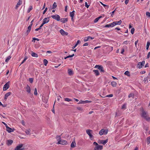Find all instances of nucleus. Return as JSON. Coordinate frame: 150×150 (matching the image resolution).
<instances>
[{
  "label": "nucleus",
  "instance_id": "obj_1",
  "mask_svg": "<svg viewBox=\"0 0 150 150\" xmlns=\"http://www.w3.org/2000/svg\"><path fill=\"white\" fill-rule=\"evenodd\" d=\"M62 134H61L60 135L56 136V138L57 139V141H58L57 144L62 145L67 144V141L61 139V137Z\"/></svg>",
  "mask_w": 150,
  "mask_h": 150
},
{
  "label": "nucleus",
  "instance_id": "obj_2",
  "mask_svg": "<svg viewBox=\"0 0 150 150\" xmlns=\"http://www.w3.org/2000/svg\"><path fill=\"white\" fill-rule=\"evenodd\" d=\"M142 117H144L146 120H150V118L148 117L146 112L144 110H142Z\"/></svg>",
  "mask_w": 150,
  "mask_h": 150
},
{
  "label": "nucleus",
  "instance_id": "obj_3",
  "mask_svg": "<svg viewBox=\"0 0 150 150\" xmlns=\"http://www.w3.org/2000/svg\"><path fill=\"white\" fill-rule=\"evenodd\" d=\"M9 83L10 81H8L4 85L3 88V91H6L9 88L10 86Z\"/></svg>",
  "mask_w": 150,
  "mask_h": 150
},
{
  "label": "nucleus",
  "instance_id": "obj_4",
  "mask_svg": "<svg viewBox=\"0 0 150 150\" xmlns=\"http://www.w3.org/2000/svg\"><path fill=\"white\" fill-rule=\"evenodd\" d=\"M23 144H21L17 146L14 149V150H25L24 148H21L23 146Z\"/></svg>",
  "mask_w": 150,
  "mask_h": 150
},
{
  "label": "nucleus",
  "instance_id": "obj_5",
  "mask_svg": "<svg viewBox=\"0 0 150 150\" xmlns=\"http://www.w3.org/2000/svg\"><path fill=\"white\" fill-rule=\"evenodd\" d=\"M145 63L144 61H143L142 62H139L137 65V67L139 69L141 68L144 66Z\"/></svg>",
  "mask_w": 150,
  "mask_h": 150
},
{
  "label": "nucleus",
  "instance_id": "obj_6",
  "mask_svg": "<svg viewBox=\"0 0 150 150\" xmlns=\"http://www.w3.org/2000/svg\"><path fill=\"white\" fill-rule=\"evenodd\" d=\"M108 132V130L107 129H101L99 132V134L100 135H102L104 134H107Z\"/></svg>",
  "mask_w": 150,
  "mask_h": 150
},
{
  "label": "nucleus",
  "instance_id": "obj_7",
  "mask_svg": "<svg viewBox=\"0 0 150 150\" xmlns=\"http://www.w3.org/2000/svg\"><path fill=\"white\" fill-rule=\"evenodd\" d=\"M51 17L54 19L57 20L58 21H59L60 20V17L59 16L57 15L56 14L54 15H52Z\"/></svg>",
  "mask_w": 150,
  "mask_h": 150
},
{
  "label": "nucleus",
  "instance_id": "obj_8",
  "mask_svg": "<svg viewBox=\"0 0 150 150\" xmlns=\"http://www.w3.org/2000/svg\"><path fill=\"white\" fill-rule=\"evenodd\" d=\"M95 68H97L98 69L100 70V71L104 72L105 71L103 69V67L101 65H96L95 67Z\"/></svg>",
  "mask_w": 150,
  "mask_h": 150
},
{
  "label": "nucleus",
  "instance_id": "obj_9",
  "mask_svg": "<svg viewBox=\"0 0 150 150\" xmlns=\"http://www.w3.org/2000/svg\"><path fill=\"white\" fill-rule=\"evenodd\" d=\"M108 142V139L105 140H98V142L99 144H102L104 145L105 144Z\"/></svg>",
  "mask_w": 150,
  "mask_h": 150
},
{
  "label": "nucleus",
  "instance_id": "obj_10",
  "mask_svg": "<svg viewBox=\"0 0 150 150\" xmlns=\"http://www.w3.org/2000/svg\"><path fill=\"white\" fill-rule=\"evenodd\" d=\"M103 146L98 145L96 146L93 150H101L103 149Z\"/></svg>",
  "mask_w": 150,
  "mask_h": 150
},
{
  "label": "nucleus",
  "instance_id": "obj_11",
  "mask_svg": "<svg viewBox=\"0 0 150 150\" xmlns=\"http://www.w3.org/2000/svg\"><path fill=\"white\" fill-rule=\"evenodd\" d=\"M92 130L90 129H87L86 130V132L87 134L89 136V137L90 138H91L93 137V136L91 133V132H92Z\"/></svg>",
  "mask_w": 150,
  "mask_h": 150
},
{
  "label": "nucleus",
  "instance_id": "obj_12",
  "mask_svg": "<svg viewBox=\"0 0 150 150\" xmlns=\"http://www.w3.org/2000/svg\"><path fill=\"white\" fill-rule=\"evenodd\" d=\"M50 19L49 17H47L44 18L43 21V24H44L48 23Z\"/></svg>",
  "mask_w": 150,
  "mask_h": 150
},
{
  "label": "nucleus",
  "instance_id": "obj_13",
  "mask_svg": "<svg viewBox=\"0 0 150 150\" xmlns=\"http://www.w3.org/2000/svg\"><path fill=\"white\" fill-rule=\"evenodd\" d=\"M6 128L7 131L9 133L13 132L15 130V129L14 128H13V129H12L8 126Z\"/></svg>",
  "mask_w": 150,
  "mask_h": 150
},
{
  "label": "nucleus",
  "instance_id": "obj_14",
  "mask_svg": "<svg viewBox=\"0 0 150 150\" xmlns=\"http://www.w3.org/2000/svg\"><path fill=\"white\" fill-rule=\"evenodd\" d=\"M13 141L11 139L8 140L7 141L6 144L8 146H10L13 143Z\"/></svg>",
  "mask_w": 150,
  "mask_h": 150
},
{
  "label": "nucleus",
  "instance_id": "obj_15",
  "mask_svg": "<svg viewBox=\"0 0 150 150\" xmlns=\"http://www.w3.org/2000/svg\"><path fill=\"white\" fill-rule=\"evenodd\" d=\"M61 34L63 35H67L68 34V33L65 32L63 29H61L60 30Z\"/></svg>",
  "mask_w": 150,
  "mask_h": 150
},
{
  "label": "nucleus",
  "instance_id": "obj_16",
  "mask_svg": "<svg viewBox=\"0 0 150 150\" xmlns=\"http://www.w3.org/2000/svg\"><path fill=\"white\" fill-rule=\"evenodd\" d=\"M30 88L28 85H27L26 87V91L28 93H30Z\"/></svg>",
  "mask_w": 150,
  "mask_h": 150
},
{
  "label": "nucleus",
  "instance_id": "obj_17",
  "mask_svg": "<svg viewBox=\"0 0 150 150\" xmlns=\"http://www.w3.org/2000/svg\"><path fill=\"white\" fill-rule=\"evenodd\" d=\"M11 92H8L7 93H6L5 95L4 100H6L8 97L11 94Z\"/></svg>",
  "mask_w": 150,
  "mask_h": 150
},
{
  "label": "nucleus",
  "instance_id": "obj_18",
  "mask_svg": "<svg viewBox=\"0 0 150 150\" xmlns=\"http://www.w3.org/2000/svg\"><path fill=\"white\" fill-rule=\"evenodd\" d=\"M61 22L63 23H64L68 21V18H61L60 19Z\"/></svg>",
  "mask_w": 150,
  "mask_h": 150
},
{
  "label": "nucleus",
  "instance_id": "obj_19",
  "mask_svg": "<svg viewBox=\"0 0 150 150\" xmlns=\"http://www.w3.org/2000/svg\"><path fill=\"white\" fill-rule=\"evenodd\" d=\"M94 38H93L91 37L88 36L87 37H85L84 39V41L85 42H86L88 41L90 39H93Z\"/></svg>",
  "mask_w": 150,
  "mask_h": 150
},
{
  "label": "nucleus",
  "instance_id": "obj_20",
  "mask_svg": "<svg viewBox=\"0 0 150 150\" xmlns=\"http://www.w3.org/2000/svg\"><path fill=\"white\" fill-rule=\"evenodd\" d=\"M68 72L69 75L70 76H72L74 74L73 71L71 69H68Z\"/></svg>",
  "mask_w": 150,
  "mask_h": 150
},
{
  "label": "nucleus",
  "instance_id": "obj_21",
  "mask_svg": "<svg viewBox=\"0 0 150 150\" xmlns=\"http://www.w3.org/2000/svg\"><path fill=\"white\" fill-rule=\"evenodd\" d=\"M31 27H32V26H31L30 25L28 26V29L27 30L26 32V33H27V35H28V34L30 32V31L31 30Z\"/></svg>",
  "mask_w": 150,
  "mask_h": 150
},
{
  "label": "nucleus",
  "instance_id": "obj_22",
  "mask_svg": "<svg viewBox=\"0 0 150 150\" xmlns=\"http://www.w3.org/2000/svg\"><path fill=\"white\" fill-rule=\"evenodd\" d=\"M22 4V1L21 0H19V1L17 3L16 5V6L15 8L16 9H17L18 7V5H21Z\"/></svg>",
  "mask_w": 150,
  "mask_h": 150
},
{
  "label": "nucleus",
  "instance_id": "obj_23",
  "mask_svg": "<svg viewBox=\"0 0 150 150\" xmlns=\"http://www.w3.org/2000/svg\"><path fill=\"white\" fill-rule=\"evenodd\" d=\"M76 143H75V141H73L72 142L71 145V148H74L76 147Z\"/></svg>",
  "mask_w": 150,
  "mask_h": 150
},
{
  "label": "nucleus",
  "instance_id": "obj_24",
  "mask_svg": "<svg viewBox=\"0 0 150 150\" xmlns=\"http://www.w3.org/2000/svg\"><path fill=\"white\" fill-rule=\"evenodd\" d=\"M122 22V21L121 20H120L118 21H114V24L115 25H120L121 24Z\"/></svg>",
  "mask_w": 150,
  "mask_h": 150
},
{
  "label": "nucleus",
  "instance_id": "obj_25",
  "mask_svg": "<svg viewBox=\"0 0 150 150\" xmlns=\"http://www.w3.org/2000/svg\"><path fill=\"white\" fill-rule=\"evenodd\" d=\"M93 71L94 73L96 76H98L99 75L100 73L98 70H93Z\"/></svg>",
  "mask_w": 150,
  "mask_h": 150
},
{
  "label": "nucleus",
  "instance_id": "obj_26",
  "mask_svg": "<svg viewBox=\"0 0 150 150\" xmlns=\"http://www.w3.org/2000/svg\"><path fill=\"white\" fill-rule=\"evenodd\" d=\"M100 3L105 8V9H108L109 8V6L108 5L105 4L101 2H100Z\"/></svg>",
  "mask_w": 150,
  "mask_h": 150
},
{
  "label": "nucleus",
  "instance_id": "obj_27",
  "mask_svg": "<svg viewBox=\"0 0 150 150\" xmlns=\"http://www.w3.org/2000/svg\"><path fill=\"white\" fill-rule=\"evenodd\" d=\"M31 55L32 57H38V55L36 53H35L33 52H32V54H31Z\"/></svg>",
  "mask_w": 150,
  "mask_h": 150
},
{
  "label": "nucleus",
  "instance_id": "obj_28",
  "mask_svg": "<svg viewBox=\"0 0 150 150\" xmlns=\"http://www.w3.org/2000/svg\"><path fill=\"white\" fill-rule=\"evenodd\" d=\"M148 77H146L145 78H144V80L143 81L144 83H146L148 82Z\"/></svg>",
  "mask_w": 150,
  "mask_h": 150
},
{
  "label": "nucleus",
  "instance_id": "obj_29",
  "mask_svg": "<svg viewBox=\"0 0 150 150\" xmlns=\"http://www.w3.org/2000/svg\"><path fill=\"white\" fill-rule=\"evenodd\" d=\"M30 129H28L27 130H26L25 132L26 134L28 135H30Z\"/></svg>",
  "mask_w": 150,
  "mask_h": 150
},
{
  "label": "nucleus",
  "instance_id": "obj_30",
  "mask_svg": "<svg viewBox=\"0 0 150 150\" xmlns=\"http://www.w3.org/2000/svg\"><path fill=\"white\" fill-rule=\"evenodd\" d=\"M111 84L113 87H115L116 86L117 83L115 81H112L111 82Z\"/></svg>",
  "mask_w": 150,
  "mask_h": 150
},
{
  "label": "nucleus",
  "instance_id": "obj_31",
  "mask_svg": "<svg viewBox=\"0 0 150 150\" xmlns=\"http://www.w3.org/2000/svg\"><path fill=\"white\" fill-rule=\"evenodd\" d=\"M75 11H73L72 12H71L70 13V16L71 17H74V12Z\"/></svg>",
  "mask_w": 150,
  "mask_h": 150
},
{
  "label": "nucleus",
  "instance_id": "obj_32",
  "mask_svg": "<svg viewBox=\"0 0 150 150\" xmlns=\"http://www.w3.org/2000/svg\"><path fill=\"white\" fill-rule=\"evenodd\" d=\"M32 9H33L32 6H30L28 10L27 13H29Z\"/></svg>",
  "mask_w": 150,
  "mask_h": 150
},
{
  "label": "nucleus",
  "instance_id": "obj_33",
  "mask_svg": "<svg viewBox=\"0 0 150 150\" xmlns=\"http://www.w3.org/2000/svg\"><path fill=\"white\" fill-rule=\"evenodd\" d=\"M57 6V4L56 2H54L53 4L52 8L53 9L55 8Z\"/></svg>",
  "mask_w": 150,
  "mask_h": 150
},
{
  "label": "nucleus",
  "instance_id": "obj_34",
  "mask_svg": "<svg viewBox=\"0 0 150 150\" xmlns=\"http://www.w3.org/2000/svg\"><path fill=\"white\" fill-rule=\"evenodd\" d=\"M150 45V42L148 41L147 42L146 44V50H148L149 49V46Z\"/></svg>",
  "mask_w": 150,
  "mask_h": 150
},
{
  "label": "nucleus",
  "instance_id": "obj_35",
  "mask_svg": "<svg viewBox=\"0 0 150 150\" xmlns=\"http://www.w3.org/2000/svg\"><path fill=\"white\" fill-rule=\"evenodd\" d=\"M113 96V95L112 94H110L108 95H107L105 96H102V98H105L106 97H111Z\"/></svg>",
  "mask_w": 150,
  "mask_h": 150
},
{
  "label": "nucleus",
  "instance_id": "obj_36",
  "mask_svg": "<svg viewBox=\"0 0 150 150\" xmlns=\"http://www.w3.org/2000/svg\"><path fill=\"white\" fill-rule=\"evenodd\" d=\"M48 63V61L46 59H44L43 60V63L45 66H46Z\"/></svg>",
  "mask_w": 150,
  "mask_h": 150
},
{
  "label": "nucleus",
  "instance_id": "obj_37",
  "mask_svg": "<svg viewBox=\"0 0 150 150\" xmlns=\"http://www.w3.org/2000/svg\"><path fill=\"white\" fill-rule=\"evenodd\" d=\"M124 74L127 76H130L129 72L128 71H126L124 73Z\"/></svg>",
  "mask_w": 150,
  "mask_h": 150
},
{
  "label": "nucleus",
  "instance_id": "obj_38",
  "mask_svg": "<svg viewBox=\"0 0 150 150\" xmlns=\"http://www.w3.org/2000/svg\"><path fill=\"white\" fill-rule=\"evenodd\" d=\"M64 100L68 102H70L72 100L68 98H66L64 99Z\"/></svg>",
  "mask_w": 150,
  "mask_h": 150
},
{
  "label": "nucleus",
  "instance_id": "obj_39",
  "mask_svg": "<svg viewBox=\"0 0 150 150\" xmlns=\"http://www.w3.org/2000/svg\"><path fill=\"white\" fill-rule=\"evenodd\" d=\"M84 104L85 103H91L92 101H90V100H86L84 101Z\"/></svg>",
  "mask_w": 150,
  "mask_h": 150
},
{
  "label": "nucleus",
  "instance_id": "obj_40",
  "mask_svg": "<svg viewBox=\"0 0 150 150\" xmlns=\"http://www.w3.org/2000/svg\"><path fill=\"white\" fill-rule=\"evenodd\" d=\"M11 58V57L10 56H8V57H7L6 58V60H5V62H7L9 60V59Z\"/></svg>",
  "mask_w": 150,
  "mask_h": 150
},
{
  "label": "nucleus",
  "instance_id": "obj_41",
  "mask_svg": "<svg viewBox=\"0 0 150 150\" xmlns=\"http://www.w3.org/2000/svg\"><path fill=\"white\" fill-rule=\"evenodd\" d=\"M134 94L133 93H131L128 95V98H130L131 97H132L133 98L134 97Z\"/></svg>",
  "mask_w": 150,
  "mask_h": 150
},
{
  "label": "nucleus",
  "instance_id": "obj_42",
  "mask_svg": "<svg viewBox=\"0 0 150 150\" xmlns=\"http://www.w3.org/2000/svg\"><path fill=\"white\" fill-rule=\"evenodd\" d=\"M27 59V57H25V58L23 60V61L20 64V66L21 64H23L25 62V61Z\"/></svg>",
  "mask_w": 150,
  "mask_h": 150
},
{
  "label": "nucleus",
  "instance_id": "obj_43",
  "mask_svg": "<svg viewBox=\"0 0 150 150\" xmlns=\"http://www.w3.org/2000/svg\"><path fill=\"white\" fill-rule=\"evenodd\" d=\"M114 23V22H113L110 24V27H113L115 25V24Z\"/></svg>",
  "mask_w": 150,
  "mask_h": 150
},
{
  "label": "nucleus",
  "instance_id": "obj_44",
  "mask_svg": "<svg viewBox=\"0 0 150 150\" xmlns=\"http://www.w3.org/2000/svg\"><path fill=\"white\" fill-rule=\"evenodd\" d=\"M135 29L134 28H132L131 30V32L132 34H133L134 33Z\"/></svg>",
  "mask_w": 150,
  "mask_h": 150
},
{
  "label": "nucleus",
  "instance_id": "obj_45",
  "mask_svg": "<svg viewBox=\"0 0 150 150\" xmlns=\"http://www.w3.org/2000/svg\"><path fill=\"white\" fill-rule=\"evenodd\" d=\"M146 15L148 17L150 18V13L149 12H147L146 13Z\"/></svg>",
  "mask_w": 150,
  "mask_h": 150
},
{
  "label": "nucleus",
  "instance_id": "obj_46",
  "mask_svg": "<svg viewBox=\"0 0 150 150\" xmlns=\"http://www.w3.org/2000/svg\"><path fill=\"white\" fill-rule=\"evenodd\" d=\"M116 9H115L114 11H112L111 13H110L111 14V16L112 17H113V15H114V13L115 12V10H116Z\"/></svg>",
  "mask_w": 150,
  "mask_h": 150
},
{
  "label": "nucleus",
  "instance_id": "obj_47",
  "mask_svg": "<svg viewBox=\"0 0 150 150\" xmlns=\"http://www.w3.org/2000/svg\"><path fill=\"white\" fill-rule=\"evenodd\" d=\"M29 81L30 83H32L33 82V79L32 78H30L29 79Z\"/></svg>",
  "mask_w": 150,
  "mask_h": 150
},
{
  "label": "nucleus",
  "instance_id": "obj_48",
  "mask_svg": "<svg viewBox=\"0 0 150 150\" xmlns=\"http://www.w3.org/2000/svg\"><path fill=\"white\" fill-rule=\"evenodd\" d=\"M84 101H82V100H80L79 102L78 103V104H84Z\"/></svg>",
  "mask_w": 150,
  "mask_h": 150
},
{
  "label": "nucleus",
  "instance_id": "obj_49",
  "mask_svg": "<svg viewBox=\"0 0 150 150\" xmlns=\"http://www.w3.org/2000/svg\"><path fill=\"white\" fill-rule=\"evenodd\" d=\"M147 139V142H149V144L150 143V136L148 137Z\"/></svg>",
  "mask_w": 150,
  "mask_h": 150
},
{
  "label": "nucleus",
  "instance_id": "obj_50",
  "mask_svg": "<svg viewBox=\"0 0 150 150\" xmlns=\"http://www.w3.org/2000/svg\"><path fill=\"white\" fill-rule=\"evenodd\" d=\"M99 18H98V17L96 18L94 20V23H96L99 20Z\"/></svg>",
  "mask_w": 150,
  "mask_h": 150
},
{
  "label": "nucleus",
  "instance_id": "obj_51",
  "mask_svg": "<svg viewBox=\"0 0 150 150\" xmlns=\"http://www.w3.org/2000/svg\"><path fill=\"white\" fill-rule=\"evenodd\" d=\"M34 94L35 95H37L38 94V93L37 92V89L36 88L35 89L34 92Z\"/></svg>",
  "mask_w": 150,
  "mask_h": 150
},
{
  "label": "nucleus",
  "instance_id": "obj_52",
  "mask_svg": "<svg viewBox=\"0 0 150 150\" xmlns=\"http://www.w3.org/2000/svg\"><path fill=\"white\" fill-rule=\"evenodd\" d=\"M76 108L78 110H79L82 111L83 110V109L81 107H77Z\"/></svg>",
  "mask_w": 150,
  "mask_h": 150
},
{
  "label": "nucleus",
  "instance_id": "obj_53",
  "mask_svg": "<svg viewBox=\"0 0 150 150\" xmlns=\"http://www.w3.org/2000/svg\"><path fill=\"white\" fill-rule=\"evenodd\" d=\"M74 56V54H72L71 55H69V56H68L67 57H68V58H69L71 57Z\"/></svg>",
  "mask_w": 150,
  "mask_h": 150
},
{
  "label": "nucleus",
  "instance_id": "obj_54",
  "mask_svg": "<svg viewBox=\"0 0 150 150\" xmlns=\"http://www.w3.org/2000/svg\"><path fill=\"white\" fill-rule=\"evenodd\" d=\"M110 24H107L106 25H105L104 27H106V28H109L110 27Z\"/></svg>",
  "mask_w": 150,
  "mask_h": 150
},
{
  "label": "nucleus",
  "instance_id": "obj_55",
  "mask_svg": "<svg viewBox=\"0 0 150 150\" xmlns=\"http://www.w3.org/2000/svg\"><path fill=\"white\" fill-rule=\"evenodd\" d=\"M85 6L87 7V8H88L89 6V5H88L87 4V2H86L85 3Z\"/></svg>",
  "mask_w": 150,
  "mask_h": 150
},
{
  "label": "nucleus",
  "instance_id": "obj_56",
  "mask_svg": "<svg viewBox=\"0 0 150 150\" xmlns=\"http://www.w3.org/2000/svg\"><path fill=\"white\" fill-rule=\"evenodd\" d=\"M47 8H45V10H44V11H43V14H45V13H46V12L47 11Z\"/></svg>",
  "mask_w": 150,
  "mask_h": 150
},
{
  "label": "nucleus",
  "instance_id": "obj_57",
  "mask_svg": "<svg viewBox=\"0 0 150 150\" xmlns=\"http://www.w3.org/2000/svg\"><path fill=\"white\" fill-rule=\"evenodd\" d=\"M33 40L34 41L35 40H37L38 41H39L40 40L39 39L37 38H33Z\"/></svg>",
  "mask_w": 150,
  "mask_h": 150
},
{
  "label": "nucleus",
  "instance_id": "obj_58",
  "mask_svg": "<svg viewBox=\"0 0 150 150\" xmlns=\"http://www.w3.org/2000/svg\"><path fill=\"white\" fill-rule=\"evenodd\" d=\"M150 56V52H148L147 55V59H148L149 58Z\"/></svg>",
  "mask_w": 150,
  "mask_h": 150
},
{
  "label": "nucleus",
  "instance_id": "obj_59",
  "mask_svg": "<svg viewBox=\"0 0 150 150\" xmlns=\"http://www.w3.org/2000/svg\"><path fill=\"white\" fill-rule=\"evenodd\" d=\"M138 42V40H137V41H136L135 42V46L136 47H137V44Z\"/></svg>",
  "mask_w": 150,
  "mask_h": 150
},
{
  "label": "nucleus",
  "instance_id": "obj_60",
  "mask_svg": "<svg viewBox=\"0 0 150 150\" xmlns=\"http://www.w3.org/2000/svg\"><path fill=\"white\" fill-rule=\"evenodd\" d=\"M44 24H43V23H42V24L40 25V26L39 27V28L40 29H41L42 28V27L43 26V25Z\"/></svg>",
  "mask_w": 150,
  "mask_h": 150
},
{
  "label": "nucleus",
  "instance_id": "obj_61",
  "mask_svg": "<svg viewBox=\"0 0 150 150\" xmlns=\"http://www.w3.org/2000/svg\"><path fill=\"white\" fill-rule=\"evenodd\" d=\"M2 123L5 125L6 128H7V127H8V126L7 125V124L6 123H5L4 122H2Z\"/></svg>",
  "mask_w": 150,
  "mask_h": 150
},
{
  "label": "nucleus",
  "instance_id": "obj_62",
  "mask_svg": "<svg viewBox=\"0 0 150 150\" xmlns=\"http://www.w3.org/2000/svg\"><path fill=\"white\" fill-rule=\"evenodd\" d=\"M93 144L94 145H95L96 146H97V145H98V143L96 142H94L93 143Z\"/></svg>",
  "mask_w": 150,
  "mask_h": 150
},
{
  "label": "nucleus",
  "instance_id": "obj_63",
  "mask_svg": "<svg viewBox=\"0 0 150 150\" xmlns=\"http://www.w3.org/2000/svg\"><path fill=\"white\" fill-rule=\"evenodd\" d=\"M88 43L87 42H86V43H85L83 45V46H88Z\"/></svg>",
  "mask_w": 150,
  "mask_h": 150
},
{
  "label": "nucleus",
  "instance_id": "obj_64",
  "mask_svg": "<svg viewBox=\"0 0 150 150\" xmlns=\"http://www.w3.org/2000/svg\"><path fill=\"white\" fill-rule=\"evenodd\" d=\"M129 0H125V3L126 4H127L128 3Z\"/></svg>",
  "mask_w": 150,
  "mask_h": 150
}]
</instances>
